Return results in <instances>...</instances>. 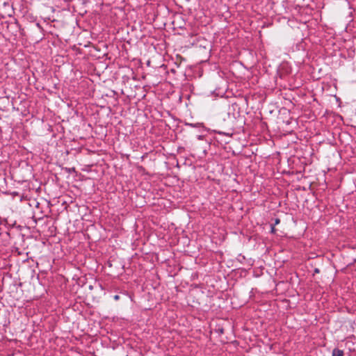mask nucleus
Here are the masks:
<instances>
[{
  "label": "nucleus",
  "mask_w": 356,
  "mask_h": 356,
  "mask_svg": "<svg viewBox=\"0 0 356 356\" xmlns=\"http://www.w3.org/2000/svg\"><path fill=\"white\" fill-rule=\"evenodd\" d=\"M315 273H319V270L318 268L315 269Z\"/></svg>",
  "instance_id": "nucleus-3"
},
{
  "label": "nucleus",
  "mask_w": 356,
  "mask_h": 356,
  "mask_svg": "<svg viewBox=\"0 0 356 356\" xmlns=\"http://www.w3.org/2000/svg\"><path fill=\"white\" fill-rule=\"evenodd\" d=\"M118 298H119V296H115V300H118Z\"/></svg>",
  "instance_id": "nucleus-4"
},
{
  "label": "nucleus",
  "mask_w": 356,
  "mask_h": 356,
  "mask_svg": "<svg viewBox=\"0 0 356 356\" xmlns=\"http://www.w3.org/2000/svg\"><path fill=\"white\" fill-rule=\"evenodd\" d=\"M332 356H343V351L337 348H335L332 351Z\"/></svg>",
  "instance_id": "nucleus-1"
},
{
  "label": "nucleus",
  "mask_w": 356,
  "mask_h": 356,
  "mask_svg": "<svg viewBox=\"0 0 356 356\" xmlns=\"http://www.w3.org/2000/svg\"><path fill=\"white\" fill-rule=\"evenodd\" d=\"M279 222H280V220L279 219H276L275 224H278Z\"/></svg>",
  "instance_id": "nucleus-2"
},
{
  "label": "nucleus",
  "mask_w": 356,
  "mask_h": 356,
  "mask_svg": "<svg viewBox=\"0 0 356 356\" xmlns=\"http://www.w3.org/2000/svg\"><path fill=\"white\" fill-rule=\"evenodd\" d=\"M275 232V228L274 227H272V232Z\"/></svg>",
  "instance_id": "nucleus-5"
}]
</instances>
